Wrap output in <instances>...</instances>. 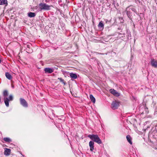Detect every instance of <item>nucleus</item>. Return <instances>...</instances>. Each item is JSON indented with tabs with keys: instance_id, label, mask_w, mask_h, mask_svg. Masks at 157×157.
Masks as SVG:
<instances>
[{
	"instance_id": "nucleus-25",
	"label": "nucleus",
	"mask_w": 157,
	"mask_h": 157,
	"mask_svg": "<svg viewBox=\"0 0 157 157\" xmlns=\"http://www.w3.org/2000/svg\"><path fill=\"white\" fill-rule=\"evenodd\" d=\"M121 33H119V35H121Z\"/></svg>"
},
{
	"instance_id": "nucleus-22",
	"label": "nucleus",
	"mask_w": 157,
	"mask_h": 157,
	"mask_svg": "<svg viewBox=\"0 0 157 157\" xmlns=\"http://www.w3.org/2000/svg\"><path fill=\"white\" fill-rule=\"evenodd\" d=\"M26 52L28 53H31L33 52V50L31 49H30V48H26Z\"/></svg>"
},
{
	"instance_id": "nucleus-13",
	"label": "nucleus",
	"mask_w": 157,
	"mask_h": 157,
	"mask_svg": "<svg viewBox=\"0 0 157 157\" xmlns=\"http://www.w3.org/2000/svg\"><path fill=\"white\" fill-rule=\"evenodd\" d=\"M70 76L71 78L74 79H76L77 77V75L76 74L74 73H71L70 74Z\"/></svg>"
},
{
	"instance_id": "nucleus-23",
	"label": "nucleus",
	"mask_w": 157,
	"mask_h": 157,
	"mask_svg": "<svg viewBox=\"0 0 157 157\" xmlns=\"http://www.w3.org/2000/svg\"><path fill=\"white\" fill-rule=\"evenodd\" d=\"M30 44H28L27 45V47L26 48H30Z\"/></svg>"
},
{
	"instance_id": "nucleus-24",
	"label": "nucleus",
	"mask_w": 157,
	"mask_h": 157,
	"mask_svg": "<svg viewBox=\"0 0 157 157\" xmlns=\"http://www.w3.org/2000/svg\"><path fill=\"white\" fill-rule=\"evenodd\" d=\"M123 35H125V33H123Z\"/></svg>"
},
{
	"instance_id": "nucleus-4",
	"label": "nucleus",
	"mask_w": 157,
	"mask_h": 157,
	"mask_svg": "<svg viewBox=\"0 0 157 157\" xmlns=\"http://www.w3.org/2000/svg\"><path fill=\"white\" fill-rule=\"evenodd\" d=\"M13 100V96L12 95L10 94L9 95V98H4V102L6 105L7 107L9 106V101H12Z\"/></svg>"
},
{
	"instance_id": "nucleus-11",
	"label": "nucleus",
	"mask_w": 157,
	"mask_h": 157,
	"mask_svg": "<svg viewBox=\"0 0 157 157\" xmlns=\"http://www.w3.org/2000/svg\"><path fill=\"white\" fill-rule=\"evenodd\" d=\"M11 152V150L9 148H5L4 151V155H9Z\"/></svg>"
},
{
	"instance_id": "nucleus-15",
	"label": "nucleus",
	"mask_w": 157,
	"mask_h": 157,
	"mask_svg": "<svg viewBox=\"0 0 157 157\" xmlns=\"http://www.w3.org/2000/svg\"><path fill=\"white\" fill-rule=\"evenodd\" d=\"M5 75L6 78L9 80H11L12 78L11 75L8 72L6 73Z\"/></svg>"
},
{
	"instance_id": "nucleus-12",
	"label": "nucleus",
	"mask_w": 157,
	"mask_h": 157,
	"mask_svg": "<svg viewBox=\"0 0 157 157\" xmlns=\"http://www.w3.org/2000/svg\"><path fill=\"white\" fill-rule=\"evenodd\" d=\"M5 5L6 6L7 5L8 2L7 0H0V5Z\"/></svg>"
},
{
	"instance_id": "nucleus-19",
	"label": "nucleus",
	"mask_w": 157,
	"mask_h": 157,
	"mask_svg": "<svg viewBox=\"0 0 157 157\" xmlns=\"http://www.w3.org/2000/svg\"><path fill=\"white\" fill-rule=\"evenodd\" d=\"M98 27L99 28L103 29L104 27V25L102 21H101L99 23L98 25Z\"/></svg>"
},
{
	"instance_id": "nucleus-6",
	"label": "nucleus",
	"mask_w": 157,
	"mask_h": 157,
	"mask_svg": "<svg viewBox=\"0 0 157 157\" xmlns=\"http://www.w3.org/2000/svg\"><path fill=\"white\" fill-rule=\"evenodd\" d=\"M20 104L23 106L27 107L28 106V104L26 101L25 100V99L21 98L20 99Z\"/></svg>"
},
{
	"instance_id": "nucleus-18",
	"label": "nucleus",
	"mask_w": 157,
	"mask_h": 157,
	"mask_svg": "<svg viewBox=\"0 0 157 157\" xmlns=\"http://www.w3.org/2000/svg\"><path fill=\"white\" fill-rule=\"evenodd\" d=\"M8 92L7 90H6L3 91V96L4 97V98H7L6 96L8 95Z\"/></svg>"
},
{
	"instance_id": "nucleus-16",
	"label": "nucleus",
	"mask_w": 157,
	"mask_h": 157,
	"mask_svg": "<svg viewBox=\"0 0 157 157\" xmlns=\"http://www.w3.org/2000/svg\"><path fill=\"white\" fill-rule=\"evenodd\" d=\"M28 16L30 17H33L35 16L36 14L33 12H29L28 13Z\"/></svg>"
},
{
	"instance_id": "nucleus-9",
	"label": "nucleus",
	"mask_w": 157,
	"mask_h": 157,
	"mask_svg": "<svg viewBox=\"0 0 157 157\" xmlns=\"http://www.w3.org/2000/svg\"><path fill=\"white\" fill-rule=\"evenodd\" d=\"M89 145L90 151H93L94 149V143L93 141H90L89 142Z\"/></svg>"
},
{
	"instance_id": "nucleus-27",
	"label": "nucleus",
	"mask_w": 157,
	"mask_h": 157,
	"mask_svg": "<svg viewBox=\"0 0 157 157\" xmlns=\"http://www.w3.org/2000/svg\"><path fill=\"white\" fill-rule=\"evenodd\" d=\"M128 35L129 36V33H128Z\"/></svg>"
},
{
	"instance_id": "nucleus-7",
	"label": "nucleus",
	"mask_w": 157,
	"mask_h": 157,
	"mask_svg": "<svg viewBox=\"0 0 157 157\" xmlns=\"http://www.w3.org/2000/svg\"><path fill=\"white\" fill-rule=\"evenodd\" d=\"M151 63L152 67L157 68V61L156 60L153 59H151Z\"/></svg>"
},
{
	"instance_id": "nucleus-20",
	"label": "nucleus",
	"mask_w": 157,
	"mask_h": 157,
	"mask_svg": "<svg viewBox=\"0 0 157 157\" xmlns=\"http://www.w3.org/2000/svg\"><path fill=\"white\" fill-rule=\"evenodd\" d=\"M3 140L6 142H10L12 141V140L8 137H5L3 139Z\"/></svg>"
},
{
	"instance_id": "nucleus-1",
	"label": "nucleus",
	"mask_w": 157,
	"mask_h": 157,
	"mask_svg": "<svg viewBox=\"0 0 157 157\" xmlns=\"http://www.w3.org/2000/svg\"><path fill=\"white\" fill-rule=\"evenodd\" d=\"M125 11L129 19L132 21V12L136 13V11L134 6H130L128 7L126 9Z\"/></svg>"
},
{
	"instance_id": "nucleus-14",
	"label": "nucleus",
	"mask_w": 157,
	"mask_h": 157,
	"mask_svg": "<svg viewBox=\"0 0 157 157\" xmlns=\"http://www.w3.org/2000/svg\"><path fill=\"white\" fill-rule=\"evenodd\" d=\"M126 137L127 140L128 141V143L130 144H132V138L129 135H127L126 136Z\"/></svg>"
},
{
	"instance_id": "nucleus-17",
	"label": "nucleus",
	"mask_w": 157,
	"mask_h": 157,
	"mask_svg": "<svg viewBox=\"0 0 157 157\" xmlns=\"http://www.w3.org/2000/svg\"><path fill=\"white\" fill-rule=\"evenodd\" d=\"M90 98L91 101L93 103H95V99L94 97L93 96V95L92 94L90 95Z\"/></svg>"
},
{
	"instance_id": "nucleus-10",
	"label": "nucleus",
	"mask_w": 157,
	"mask_h": 157,
	"mask_svg": "<svg viewBox=\"0 0 157 157\" xmlns=\"http://www.w3.org/2000/svg\"><path fill=\"white\" fill-rule=\"evenodd\" d=\"M44 71L45 73H48L49 74L52 73L53 71V70L51 68L48 67L45 68L44 69Z\"/></svg>"
},
{
	"instance_id": "nucleus-2",
	"label": "nucleus",
	"mask_w": 157,
	"mask_h": 157,
	"mask_svg": "<svg viewBox=\"0 0 157 157\" xmlns=\"http://www.w3.org/2000/svg\"><path fill=\"white\" fill-rule=\"evenodd\" d=\"M87 136L93 142H95L98 144H101L102 143L101 140L97 135L90 134L89 135Z\"/></svg>"
},
{
	"instance_id": "nucleus-21",
	"label": "nucleus",
	"mask_w": 157,
	"mask_h": 157,
	"mask_svg": "<svg viewBox=\"0 0 157 157\" xmlns=\"http://www.w3.org/2000/svg\"><path fill=\"white\" fill-rule=\"evenodd\" d=\"M58 79L59 80V81L62 82L63 84L65 85H66V82L62 78H58Z\"/></svg>"
},
{
	"instance_id": "nucleus-5",
	"label": "nucleus",
	"mask_w": 157,
	"mask_h": 157,
	"mask_svg": "<svg viewBox=\"0 0 157 157\" xmlns=\"http://www.w3.org/2000/svg\"><path fill=\"white\" fill-rule=\"evenodd\" d=\"M120 102L116 101H113L111 103V108L114 110L117 109L119 106Z\"/></svg>"
},
{
	"instance_id": "nucleus-26",
	"label": "nucleus",
	"mask_w": 157,
	"mask_h": 157,
	"mask_svg": "<svg viewBox=\"0 0 157 157\" xmlns=\"http://www.w3.org/2000/svg\"><path fill=\"white\" fill-rule=\"evenodd\" d=\"M100 54H102V55H103V54H102V53H100Z\"/></svg>"
},
{
	"instance_id": "nucleus-8",
	"label": "nucleus",
	"mask_w": 157,
	"mask_h": 157,
	"mask_svg": "<svg viewBox=\"0 0 157 157\" xmlns=\"http://www.w3.org/2000/svg\"><path fill=\"white\" fill-rule=\"evenodd\" d=\"M109 92L115 96L118 97L120 96V94L114 89H110L109 90Z\"/></svg>"
},
{
	"instance_id": "nucleus-3",
	"label": "nucleus",
	"mask_w": 157,
	"mask_h": 157,
	"mask_svg": "<svg viewBox=\"0 0 157 157\" xmlns=\"http://www.w3.org/2000/svg\"><path fill=\"white\" fill-rule=\"evenodd\" d=\"M51 6L48 5L44 3H40L39 5V7L40 11L42 10H50Z\"/></svg>"
}]
</instances>
